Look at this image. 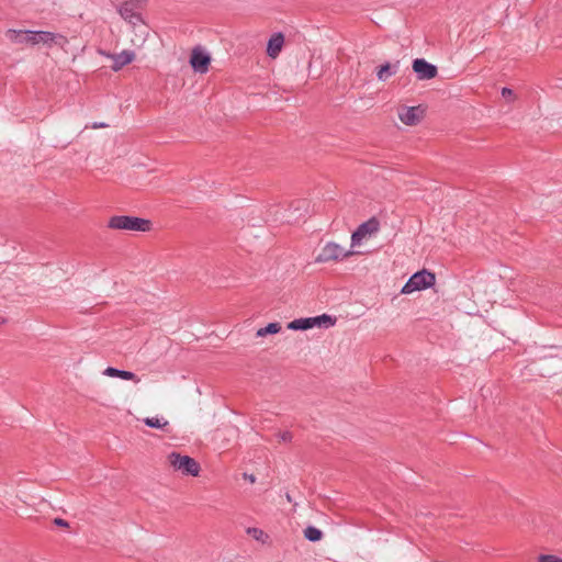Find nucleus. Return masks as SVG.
I'll return each mask as SVG.
<instances>
[{
	"label": "nucleus",
	"mask_w": 562,
	"mask_h": 562,
	"mask_svg": "<svg viewBox=\"0 0 562 562\" xmlns=\"http://www.w3.org/2000/svg\"><path fill=\"white\" fill-rule=\"evenodd\" d=\"M108 227L116 231H132L146 233L151 231L153 223L150 220L131 216V215H114L109 218Z\"/></svg>",
	"instance_id": "nucleus-1"
},
{
	"label": "nucleus",
	"mask_w": 562,
	"mask_h": 562,
	"mask_svg": "<svg viewBox=\"0 0 562 562\" xmlns=\"http://www.w3.org/2000/svg\"><path fill=\"white\" fill-rule=\"evenodd\" d=\"M5 36L12 43L30 45H37L40 43L48 44L54 42L56 38V35L50 32L23 30H8Z\"/></svg>",
	"instance_id": "nucleus-2"
},
{
	"label": "nucleus",
	"mask_w": 562,
	"mask_h": 562,
	"mask_svg": "<svg viewBox=\"0 0 562 562\" xmlns=\"http://www.w3.org/2000/svg\"><path fill=\"white\" fill-rule=\"evenodd\" d=\"M358 254L357 251L350 249H346L336 241H327L318 251L315 257L316 263H329V262H340L353 255Z\"/></svg>",
	"instance_id": "nucleus-3"
},
{
	"label": "nucleus",
	"mask_w": 562,
	"mask_h": 562,
	"mask_svg": "<svg viewBox=\"0 0 562 562\" xmlns=\"http://www.w3.org/2000/svg\"><path fill=\"white\" fill-rule=\"evenodd\" d=\"M167 460L172 470L183 476L195 477L200 474V463L190 456L172 451L167 456Z\"/></svg>",
	"instance_id": "nucleus-4"
},
{
	"label": "nucleus",
	"mask_w": 562,
	"mask_h": 562,
	"mask_svg": "<svg viewBox=\"0 0 562 562\" xmlns=\"http://www.w3.org/2000/svg\"><path fill=\"white\" fill-rule=\"evenodd\" d=\"M436 283V276L426 269L413 273L402 286V294H412L417 291L430 289Z\"/></svg>",
	"instance_id": "nucleus-5"
},
{
	"label": "nucleus",
	"mask_w": 562,
	"mask_h": 562,
	"mask_svg": "<svg viewBox=\"0 0 562 562\" xmlns=\"http://www.w3.org/2000/svg\"><path fill=\"white\" fill-rule=\"evenodd\" d=\"M380 229V223L375 217H371L364 223L360 224L358 228L351 234V243L350 247H357L362 244V241Z\"/></svg>",
	"instance_id": "nucleus-6"
},
{
	"label": "nucleus",
	"mask_w": 562,
	"mask_h": 562,
	"mask_svg": "<svg viewBox=\"0 0 562 562\" xmlns=\"http://www.w3.org/2000/svg\"><path fill=\"white\" fill-rule=\"evenodd\" d=\"M142 2L138 0H131L122 3L119 7L120 15L128 23L137 25L143 22L142 20Z\"/></svg>",
	"instance_id": "nucleus-7"
},
{
	"label": "nucleus",
	"mask_w": 562,
	"mask_h": 562,
	"mask_svg": "<svg viewBox=\"0 0 562 562\" xmlns=\"http://www.w3.org/2000/svg\"><path fill=\"white\" fill-rule=\"evenodd\" d=\"M425 114V110L422 105L417 106H402L398 110V119L400 121L407 126L417 125Z\"/></svg>",
	"instance_id": "nucleus-8"
},
{
	"label": "nucleus",
	"mask_w": 562,
	"mask_h": 562,
	"mask_svg": "<svg viewBox=\"0 0 562 562\" xmlns=\"http://www.w3.org/2000/svg\"><path fill=\"white\" fill-rule=\"evenodd\" d=\"M100 55L112 59L113 64L111 66V69L113 71H119L126 65L131 64L135 59V53L130 49H124L119 54H113L104 50H99Z\"/></svg>",
	"instance_id": "nucleus-9"
},
{
	"label": "nucleus",
	"mask_w": 562,
	"mask_h": 562,
	"mask_svg": "<svg viewBox=\"0 0 562 562\" xmlns=\"http://www.w3.org/2000/svg\"><path fill=\"white\" fill-rule=\"evenodd\" d=\"M211 63L210 55L200 47L193 48L190 57V65L195 72L206 74Z\"/></svg>",
	"instance_id": "nucleus-10"
},
{
	"label": "nucleus",
	"mask_w": 562,
	"mask_h": 562,
	"mask_svg": "<svg viewBox=\"0 0 562 562\" xmlns=\"http://www.w3.org/2000/svg\"><path fill=\"white\" fill-rule=\"evenodd\" d=\"M413 70L419 80H429L437 76V67L423 58L413 61Z\"/></svg>",
	"instance_id": "nucleus-11"
},
{
	"label": "nucleus",
	"mask_w": 562,
	"mask_h": 562,
	"mask_svg": "<svg viewBox=\"0 0 562 562\" xmlns=\"http://www.w3.org/2000/svg\"><path fill=\"white\" fill-rule=\"evenodd\" d=\"M284 45V35L281 32L274 33L268 41L267 55L274 59L279 56Z\"/></svg>",
	"instance_id": "nucleus-12"
},
{
	"label": "nucleus",
	"mask_w": 562,
	"mask_h": 562,
	"mask_svg": "<svg viewBox=\"0 0 562 562\" xmlns=\"http://www.w3.org/2000/svg\"><path fill=\"white\" fill-rule=\"evenodd\" d=\"M103 374L106 375V376H110V378H119V379H122V380L134 381L136 383L139 382V378L134 372L116 369V368H113V367H108L103 371Z\"/></svg>",
	"instance_id": "nucleus-13"
},
{
	"label": "nucleus",
	"mask_w": 562,
	"mask_h": 562,
	"mask_svg": "<svg viewBox=\"0 0 562 562\" xmlns=\"http://www.w3.org/2000/svg\"><path fill=\"white\" fill-rule=\"evenodd\" d=\"M311 321H312L313 327H324V328H329V327L334 326L336 323V318H334L327 314L311 317Z\"/></svg>",
	"instance_id": "nucleus-14"
},
{
	"label": "nucleus",
	"mask_w": 562,
	"mask_h": 562,
	"mask_svg": "<svg viewBox=\"0 0 562 562\" xmlns=\"http://www.w3.org/2000/svg\"><path fill=\"white\" fill-rule=\"evenodd\" d=\"M291 330H306L313 328L311 317L296 318L288 324Z\"/></svg>",
	"instance_id": "nucleus-15"
},
{
	"label": "nucleus",
	"mask_w": 562,
	"mask_h": 562,
	"mask_svg": "<svg viewBox=\"0 0 562 562\" xmlns=\"http://www.w3.org/2000/svg\"><path fill=\"white\" fill-rule=\"evenodd\" d=\"M396 66H391L389 63L382 65L378 71L376 77L380 81H385L391 76L395 75Z\"/></svg>",
	"instance_id": "nucleus-16"
},
{
	"label": "nucleus",
	"mask_w": 562,
	"mask_h": 562,
	"mask_svg": "<svg viewBox=\"0 0 562 562\" xmlns=\"http://www.w3.org/2000/svg\"><path fill=\"white\" fill-rule=\"evenodd\" d=\"M281 330V325L279 323H269L267 326L261 327L257 330V337H265L266 335L278 334Z\"/></svg>",
	"instance_id": "nucleus-17"
},
{
	"label": "nucleus",
	"mask_w": 562,
	"mask_h": 562,
	"mask_svg": "<svg viewBox=\"0 0 562 562\" xmlns=\"http://www.w3.org/2000/svg\"><path fill=\"white\" fill-rule=\"evenodd\" d=\"M144 424L150 428L162 429L168 426V420L164 417H146Z\"/></svg>",
	"instance_id": "nucleus-18"
},
{
	"label": "nucleus",
	"mask_w": 562,
	"mask_h": 562,
	"mask_svg": "<svg viewBox=\"0 0 562 562\" xmlns=\"http://www.w3.org/2000/svg\"><path fill=\"white\" fill-rule=\"evenodd\" d=\"M304 537L312 542H316L322 539V531L313 526H308L304 530Z\"/></svg>",
	"instance_id": "nucleus-19"
},
{
	"label": "nucleus",
	"mask_w": 562,
	"mask_h": 562,
	"mask_svg": "<svg viewBox=\"0 0 562 562\" xmlns=\"http://www.w3.org/2000/svg\"><path fill=\"white\" fill-rule=\"evenodd\" d=\"M247 533L257 541L265 542L268 539V535L260 528L250 527L247 529Z\"/></svg>",
	"instance_id": "nucleus-20"
},
{
	"label": "nucleus",
	"mask_w": 562,
	"mask_h": 562,
	"mask_svg": "<svg viewBox=\"0 0 562 562\" xmlns=\"http://www.w3.org/2000/svg\"><path fill=\"white\" fill-rule=\"evenodd\" d=\"M537 562H562V558L555 554H540Z\"/></svg>",
	"instance_id": "nucleus-21"
},
{
	"label": "nucleus",
	"mask_w": 562,
	"mask_h": 562,
	"mask_svg": "<svg viewBox=\"0 0 562 562\" xmlns=\"http://www.w3.org/2000/svg\"><path fill=\"white\" fill-rule=\"evenodd\" d=\"M513 94H514V92H513V90H512V89L506 88V87L502 89V95H503L504 98H506V99H510V98L513 97Z\"/></svg>",
	"instance_id": "nucleus-22"
},
{
	"label": "nucleus",
	"mask_w": 562,
	"mask_h": 562,
	"mask_svg": "<svg viewBox=\"0 0 562 562\" xmlns=\"http://www.w3.org/2000/svg\"><path fill=\"white\" fill-rule=\"evenodd\" d=\"M54 524L57 525V526H60V527H68L69 526L68 521L64 520L61 518L54 519Z\"/></svg>",
	"instance_id": "nucleus-23"
},
{
	"label": "nucleus",
	"mask_w": 562,
	"mask_h": 562,
	"mask_svg": "<svg viewBox=\"0 0 562 562\" xmlns=\"http://www.w3.org/2000/svg\"><path fill=\"white\" fill-rule=\"evenodd\" d=\"M109 125L106 123H103V122H100V123H92L91 127L92 128H104V127H108Z\"/></svg>",
	"instance_id": "nucleus-24"
},
{
	"label": "nucleus",
	"mask_w": 562,
	"mask_h": 562,
	"mask_svg": "<svg viewBox=\"0 0 562 562\" xmlns=\"http://www.w3.org/2000/svg\"><path fill=\"white\" fill-rule=\"evenodd\" d=\"M281 439L282 440H290L291 439V435L289 432H284L282 436H281Z\"/></svg>",
	"instance_id": "nucleus-25"
},
{
	"label": "nucleus",
	"mask_w": 562,
	"mask_h": 562,
	"mask_svg": "<svg viewBox=\"0 0 562 562\" xmlns=\"http://www.w3.org/2000/svg\"><path fill=\"white\" fill-rule=\"evenodd\" d=\"M245 476L248 479V481H250V483H254V482H255V480H256V479H255V476H254L252 474H250V475H246V474H245Z\"/></svg>",
	"instance_id": "nucleus-26"
}]
</instances>
